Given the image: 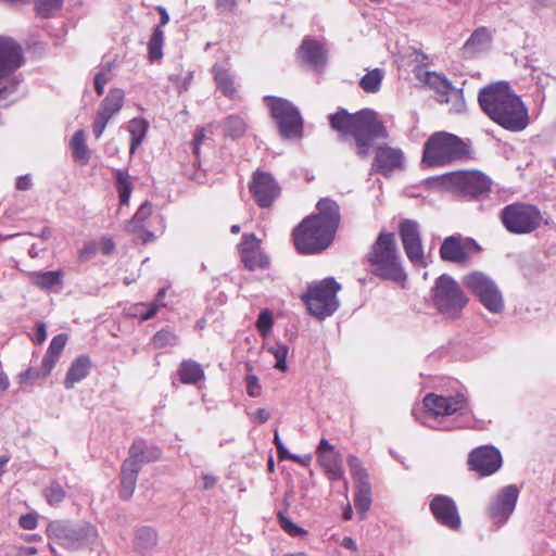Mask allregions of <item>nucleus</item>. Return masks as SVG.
<instances>
[{
    "instance_id": "49530a36",
    "label": "nucleus",
    "mask_w": 556,
    "mask_h": 556,
    "mask_svg": "<svg viewBox=\"0 0 556 556\" xmlns=\"http://www.w3.org/2000/svg\"><path fill=\"white\" fill-rule=\"evenodd\" d=\"M403 249H404L405 254L408 257V260L415 266H418V267L427 266L421 239L418 241H415L413 243L404 245Z\"/></svg>"
},
{
    "instance_id": "58836bf2",
    "label": "nucleus",
    "mask_w": 556,
    "mask_h": 556,
    "mask_svg": "<svg viewBox=\"0 0 556 556\" xmlns=\"http://www.w3.org/2000/svg\"><path fill=\"white\" fill-rule=\"evenodd\" d=\"M384 73L380 68H374L359 80L361 88L367 93H376L380 90Z\"/></svg>"
},
{
    "instance_id": "5fc2aeb1",
    "label": "nucleus",
    "mask_w": 556,
    "mask_h": 556,
    "mask_svg": "<svg viewBox=\"0 0 556 556\" xmlns=\"http://www.w3.org/2000/svg\"><path fill=\"white\" fill-rule=\"evenodd\" d=\"M348 463L355 484L369 483L367 472L357 457L350 456Z\"/></svg>"
},
{
    "instance_id": "e433bc0d",
    "label": "nucleus",
    "mask_w": 556,
    "mask_h": 556,
    "mask_svg": "<svg viewBox=\"0 0 556 556\" xmlns=\"http://www.w3.org/2000/svg\"><path fill=\"white\" fill-rule=\"evenodd\" d=\"M399 233L403 247L421 239L419 224L413 219H404L399 225Z\"/></svg>"
},
{
    "instance_id": "6e6552de",
    "label": "nucleus",
    "mask_w": 556,
    "mask_h": 556,
    "mask_svg": "<svg viewBox=\"0 0 556 556\" xmlns=\"http://www.w3.org/2000/svg\"><path fill=\"white\" fill-rule=\"evenodd\" d=\"M315 213V253L327 250L333 242L341 215L336 201L324 198L316 204Z\"/></svg>"
},
{
    "instance_id": "39448f33",
    "label": "nucleus",
    "mask_w": 556,
    "mask_h": 556,
    "mask_svg": "<svg viewBox=\"0 0 556 556\" xmlns=\"http://www.w3.org/2000/svg\"><path fill=\"white\" fill-rule=\"evenodd\" d=\"M47 533L52 541L68 551L93 548L98 542L97 528L85 521H53L49 523Z\"/></svg>"
},
{
    "instance_id": "774afa93",
    "label": "nucleus",
    "mask_w": 556,
    "mask_h": 556,
    "mask_svg": "<svg viewBox=\"0 0 556 556\" xmlns=\"http://www.w3.org/2000/svg\"><path fill=\"white\" fill-rule=\"evenodd\" d=\"M169 79H170V81H173L175 84L178 92L181 93V92L188 90V88L191 84L192 73L189 72L184 77L170 75Z\"/></svg>"
},
{
    "instance_id": "f8f14e48",
    "label": "nucleus",
    "mask_w": 556,
    "mask_h": 556,
    "mask_svg": "<svg viewBox=\"0 0 556 556\" xmlns=\"http://www.w3.org/2000/svg\"><path fill=\"white\" fill-rule=\"evenodd\" d=\"M341 285L333 278L328 277L315 282V318L323 320L333 315L340 307L338 292Z\"/></svg>"
},
{
    "instance_id": "4d7b16f0",
    "label": "nucleus",
    "mask_w": 556,
    "mask_h": 556,
    "mask_svg": "<svg viewBox=\"0 0 556 556\" xmlns=\"http://www.w3.org/2000/svg\"><path fill=\"white\" fill-rule=\"evenodd\" d=\"M278 519H279V526L281 527V529L286 533H288L290 536L296 538V536H300V535L306 533V531L303 528L293 523L290 519L285 517L281 513L278 514Z\"/></svg>"
},
{
    "instance_id": "f3484780",
    "label": "nucleus",
    "mask_w": 556,
    "mask_h": 556,
    "mask_svg": "<svg viewBox=\"0 0 556 556\" xmlns=\"http://www.w3.org/2000/svg\"><path fill=\"white\" fill-rule=\"evenodd\" d=\"M468 463L480 476H490L502 466V456L497 448L485 445L475 448L469 455Z\"/></svg>"
},
{
    "instance_id": "cd10ccee",
    "label": "nucleus",
    "mask_w": 556,
    "mask_h": 556,
    "mask_svg": "<svg viewBox=\"0 0 556 556\" xmlns=\"http://www.w3.org/2000/svg\"><path fill=\"white\" fill-rule=\"evenodd\" d=\"M425 77L420 76L429 87L439 93V101L442 103H450L448 92L454 88L451 81L443 75L435 72H425Z\"/></svg>"
},
{
    "instance_id": "393cba45",
    "label": "nucleus",
    "mask_w": 556,
    "mask_h": 556,
    "mask_svg": "<svg viewBox=\"0 0 556 556\" xmlns=\"http://www.w3.org/2000/svg\"><path fill=\"white\" fill-rule=\"evenodd\" d=\"M214 75V81L217 89L228 99L235 100L238 98V91L235 84V76L229 72L228 68L215 64L212 67Z\"/></svg>"
},
{
    "instance_id": "8fccbe9b",
    "label": "nucleus",
    "mask_w": 556,
    "mask_h": 556,
    "mask_svg": "<svg viewBox=\"0 0 556 556\" xmlns=\"http://www.w3.org/2000/svg\"><path fill=\"white\" fill-rule=\"evenodd\" d=\"M329 60V47L325 41L315 40V74L321 73Z\"/></svg>"
},
{
    "instance_id": "423d86ee",
    "label": "nucleus",
    "mask_w": 556,
    "mask_h": 556,
    "mask_svg": "<svg viewBox=\"0 0 556 556\" xmlns=\"http://www.w3.org/2000/svg\"><path fill=\"white\" fill-rule=\"evenodd\" d=\"M468 406V399L463 393L444 396L435 393H429L424 397L425 412L420 421L433 429H451L444 425L447 417L455 414H464ZM419 419L418 416H416Z\"/></svg>"
},
{
    "instance_id": "680f3d73",
    "label": "nucleus",
    "mask_w": 556,
    "mask_h": 556,
    "mask_svg": "<svg viewBox=\"0 0 556 556\" xmlns=\"http://www.w3.org/2000/svg\"><path fill=\"white\" fill-rule=\"evenodd\" d=\"M274 442H275V445L277 447L278 456H279L280 459L301 460L300 456H298L295 454H291L287 450V447L283 445V443L280 440L278 431H275Z\"/></svg>"
},
{
    "instance_id": "79ce46f5",
    "label": "nucleus",
    "mask_w": 556,
    "mask_h": 556,
    "mask_svg": "<svg viewBox=\"0 0 556 556\" xmlns=\"http://www.w3.org/2000/svg\"><path fill=\"white\" fill-rule=\"evenodd\" d=\"M241 261L249 270L265 269L269 266V258L261 249L250 252L247 251V253L241 256Z\"/></svg>"
},
{
    "instance_id": "09e8293b",
    "label": "nucleus",
    "mask_w": 556,
    "mask_h": 556,
    "mask_svg": "<svg viewBox=\"0 0 556 556\" xmlns=\"http://www.w3.org/2000/svg\"><path fill=\"white\" fill-rule=\"evenodd\" d=\"M43 495L49 505L55 506L64 501L66 496V492L63 486L58 481H52L50 484L43 490Z\"/></svg>"
},
{
    "instance_id": "6e6d98bb",
    "label": "nucleus",
    "mask_w": 556,
    "mask_h": 556,
    "mask_svg": "<svg viewBox=\"0 0 556 556\" xmlns=\"http://www.w3.org/2000/svg\"><path fill=\"white\" fill-rule=\"evenodd\" d=\"M298 59L308 67L313 66V40L307 36L298 50Z\"/></svg>"
},
{
    "instance_id": "2eb2a0df",
    "label": "nucleus",
    "mask_w": 556,
    "mask_h": 556,
    "mask_svg": "<svg viewBox=\"0 0 556 556\" xmlns=\"http://www.w3.org/2000/svg\"><path fill=\"white\" fill-rule=\"evenodd\" d=\"M249 190L253 195L256 204L266 208L273 205V203L280 195V186L276 179L266 172L256 170L249 184Z\"/></svg>"
},
{
    "instance_id": "0eeeda50",
    "label": "nucleus",
    "mask_w": 556,
    "mask_h": 556,
    "mask_svg": "<svg viewBox=\"0 0 556 556\" xmlns=\"http://www.w3.org/2000/svg\"><path fill=\"white\" fill-rule=\"evenodd\" d=\"M352 135L355 138L356 153L367 157L375 138H388L384 125L378 119V114L371 109H364L354 114Z\"/></svg>"
},
{
    "instance_id": "4c0bfd02",
    "label": "nucleus",
    "mask_w": 556,
    "mask_h": 556,
    "mask_svg": "<svg viewBox=\"0 0 556 556\" xmlns=\"http://www.w3.org/2000/svg\"><path fill=\"white\" fill-rule=\"evenodd\" d=\"M71 149L75 160L85 164L89 161V151L86 146L85 131L83 129H78L73 135L71 140Z\"/></svg>"
},
{
    "instance_id": "7ed1b4c3",
    "label": "nucleus",
    "mask_w": 556,
    "mask_h": 556,
    "mask_svg": "<svg viewBox=\"0 0 556 556\" xmlns=\"http://www.w3.org/2000/svg\"><path fill=\"white\" fill-rule=\"evenodd\" d=\"M470 157V146L467 142L456 135L438 131L424 146L422 164L428 167L445 166Z\"/></svg>"
},
{
    "instance_id": "a19ab883",
    "label": "nucleus",
    "mask_w": 556,
    "mask_h": 556,
    "mask_svg": "<svg viewBox=\"0 0 556 556\" xmlns=\"http://www.w3.org/2000/svg\"><path fill=\"white\" fill-rule=\"evenodd\" d=\"M157 534L150 527H142L136 531L135 545L138 549L147 551L156 545Z\"/></svg>"
},
{
    "instance_id": "603ef678",
    "label": "nucleus",
    "mask_w": 556,
    "mask_h": 556,
    "mask_svg": "<svg viewBox=\"0 0 556 556\" xmlns=\"http://www.w3.org/2000/svg\"><path fill=\"white\" fill-rule=\"evenodd\" d=\"M152 343L157 349H164L176 345L178 343V338L172 330L162 329L153 336Z\"/></svg>"
},
{
    "instance_id": "3c124183",
    "label": "nucleus",
    "mask_w": 556,
    "mask_h": 556,
    "mask_svg": "<svg viewBox=\"0 0 556 556\" xmlns=\"http://www.w3.org/2000/svg\"><path fill=\"white\" fill-rule=\"evenodd\" d=\"M266 349L276 358L275 368L285 371L287 369V355L289 348L283 343L276 342L275 344L267 345Z\"/></svg>"
},
{
    "instance_id": "c756f323",
    "label": "nucleus",
    "mask_w": 556,
    "mask_h": 556,
    "mask_svg": "<svg viewBox=\"0 0 556 556\" xmlns=\"http://www.w3.org/2000/svg\"><path fill=\"white\" fill-rule=\"evenodd\" d=\"M178 375L184 384H195L204 378L201 365L192 359H185L180 363Z\"/></svg>"
},
{
    "instance_id": "c03bdc74",
    "label": "nucleus",
    "mask_w": 556,
    "mask_h": 556,
    "mask_svg": "<svg viewBox=\"0 0 556 556\" xmlns=\"http://www.w3.org/2000/svg\"><path fill=\"white\" fill-rule=\"evenodd\" d=\"M113 62H106L102 63L99 66V71L94 75V89L98 93V96H102L104 92L105 85L112 80L113 73H112Z\"/></svg>"
},
{
    "instance_id": "b1692460",
    "label": "nucleus",
    "mask_w": 556,
    "mask_h": 556,
    "mask_svg": "<svg viewBox=\"0 0 556 556\" xmlns=\"http://www.w3.org/2000/svg\"><path fill=\"white\" fill-rule=\"evenodd\" d=\"M492 43V33L486 27L477 28L462 47V53L467 59H472L488 51Z\"/></svg>"
},
{
    "instance_id": "69168bd1",
    "label": "nucleus",
    "mask_w": 556,
    "mask_h": 556,
    "mask_svg": "<svg viewBox=\"0 0 556 556\" xmlns=\"http://www.w3.org/2000/svg\"><path fill=\"white\" fill-rule=\"evenodd\" d=\"M20 84L21 78L18 76H14L8 80V84L0 86V100H3L15 92Z\"/></svg>"
},
{
    "instance_id": "c85d7f7f",
    "label": "nucleus",
    "mask_w": 556,
    "mask_h": 556,
    "mask_svg": "<svg viewBox=\"0 0 556 556\" xmlns=\"http://www.w3.org/2000/svg\"><path fill=\"white\" fill-rule=\"evenodd\" d=\"M125 94L123 89L113 88L109 91L106 97L102 100L99 113L112 118L115 114H117L123 105H124Z\"/></svg>"
},
{
    "instance_id": "1a4fd4ad",
    "label": "nucleus",
    "mask_w": 556,
    "mask_h": 556,
    "mask_svg": "<svg viewBox=\"0 0 556 556\" xmlns=\"http://www.w3.org/2000/svg\"><path fill=\"white\" fill-rule=\"evenodd\" d=\"M433 304L447 318H457L468 303L458 283L448 275L440 276L433 288Z\"/></svg>"
},
{
    "instance_id": "a878e982",
    "label": "nucleus",
    "mask_w": 556,
    "mask_h": 556,
    "mask_svg": "<svg viewBox=\"0 0 556 556\" xmlns=\"http://www.w3.org/2000/svg\"><path fill=\"white\" fill-rule=\"evenodd\" d=\"M90 368H91V361H90L89 356L79 355L78 357H76L72 362V364L66 372V377L64 380V387L66 389L74 388V386L76 383L80 382L89 375Z\"/></svg>"
},
{
    "instance_id": "20e7f679",
    "label": "nucleus",
    "mask_w": 556,
    "mask_h": 556,
    "mask_svg": "<svg viewBox=\"0 0 556 556\" xmlns=\"http://www.w3.org/2000/svg\"><path fill=\"white\" fill-rule=\"evenodd\" d=\"M263 102L283 140L296 141L303 137V117L291 101L276 96H265Z\"/></svg>"
},
{
    "instance_id": "052dcab7",
    "label": "nucleus",
    "mask_w": 556,
    "mask_h": 556,
    "mask_svg": "<svg viewBox=\"0 0 556 556\" xmlns=\"http://www.w3.org/2000/svg\"><path fill=\"white\" fill-rule=\"evenodd\" d=\"M60 358V354L58 353H51L47 350L42 361H41V376H48L52 369L54 368L56 362Z\"/></svg>"
},
{
    "instance_id": "2f4dec72",
    "label": "nucleus",
    "mask_w": 556,
    "mask_h": 556,
    "mask_svg": "<svg viewBox=\"0 0 556 556\" xmlns=\"http://www.w3.org/2000/svg\"><path fill=\"white\" fill-rule=\"evenodd\" d=\"M354 114H350L346 110L340 109L329 116L331 128L339 131L342 138L352 135Z\"/></svg>"
},
{
    "instance_id": "5701e85b",
    "label": "nucleus",
    "mask_w": 556,
    "mask_h": 556,
    "mask_svg": "<svg viewBox=\"0 0 556 556\" xmlns=\"http://www.w3.org/2000/svg\"><path fill=\"white\" fill-rule=\"evenodd\" d=\"M292 241L301 255L313 254V213L305 216L292 230Z\"/></svg>"
},
{
    "instance_id": "412c9836",
    "label": "nucleus",
    "mask_w": 556,
    "mask_h": 556,
    "mask_svg": "<svg viewBox=\"0 0 556 556\" xmlns=\"http://www.w3.org/2000/svg\"><path fill=\"white\" fill-rule=\"evenodd\" d=\"M404 153L401 149L387 144L379 146L376 150L372 168L377 173L389 176L404 167Z\"/></svg>"
},
{
    "instance_id": "9b49d317",
    "label": "nucleus",
    "mask_w": 556,
    "mask_h": 556,
    "mask_svg": "<svg viewBox=\"0 0 556 556\" xmlns=\"http://www.w3.org/2000/svg\"><path fill=\"white\" fill-rule=\"evenodd\" d=\"M464 285L479 298L482 305L491 313L498 314L504 308L502 292L496 283L485 274L473 271L464 277Z\"/></svg>"
},
{
    "instance_id": "338daca9",
    "label": "nucleus",
    "mask_w": 556,
    "mask_h": 556,
    "mask_svg": "<svg viewBox=\"0 0 556 556\" xmlns=\"http://www.w3.org/2000/svg\"><path fill=\"white\" fill-rule=\"evenodd\" d=\"M67 341V336L65 333H60L52 338L48 351L51 353H58L61 355L62 351L65 348Z\"/></svg>"
},
{
    "instance_id": "ea45409f",
    "label": "nucleus",
    "mask_w": 556,
    "mask_h": 556,
    "mask_svg": "<svg viewBox=\"0 0 556 556\" xmlns=\"http://www.w3.org/2000/svg\"><path fill=\"white\" fill-rule=\"evenodd\" d=\"M356 495H355V507L359 514V517L365 518L366 511L370 508L371 505V492L370 484L363 483L356 484Z\"/></svg>"
},
{
    "instance_id": "f03ea898",
    "label": "nucleus",
    "mask_w": 556,
    "mask_h": 556,
    "mask_svg": "<svg viewBox=\"0 0 556 556\" xmlns=\"http://www.w3.org/2000/svg\"><path fill=\"white\" fill-rule=\"evenodd\" d=\"M366 260L372 266L371 273L375 276L396 282L406 280L393 233L381 231L370 247Z\"/></svg>"
},
{
    "instance_id": "f704fd0d",
    "label": "nucleus",
    "mask_w": 556,
    "mask_h": 556,
    "mask_svg": "<svg viewBox=\"0 0 556 556\" xmlns=\"http://www.w3.org/2000/svg\"><path fill=\"white\" fill-rule=\"evenodd\" d=\"M247 128V121L241 115H229L223 122V129L225 135L231 138L242 137L245 134Z\"/></svg>"
},
{
    "instance_id": "a211bd4d",
    "label": "nucleus",
    "mask_w": 556,
    "mask_h": 556,
    "mask_svg": "<svg viewBox=\"0 0 556 556\" xmlns=\"http://www.w3.org/2000/svg\"><path fill=\"white\" fill-rule=\"evenodd\" d=\"M23 62L20 45L12 39L0 38V79L14 77Z\"/></svg>"
},
{
    "instance_id": "ddd939ff",
    "label": "nucleus",
    "mask_w": 556,
    "mask_h": 556,
    "mask_svg": "<svg viewBox=\"0 0 556 556\" xmlns=\"http://www.w3.org/2000/svg\"><path fill=\"white\" fill-rule=\"evenodd\" d=\"M519 497V489L509 484L501 489L488 507V516L497 526H504L513 515Z\"/></svg>"
},
{
    "instance_id": "aec40b11",
    "label": "nucleus",
    "mask_w": 556,
    "mask_h": 556,
    "mask_svg": "<svg viewBox=\"0 0 556 556\" xmlns=\"http://www.w3.org/2000/svg\"><path fill=\"white\" fill-rule=\"evenodd\" d=\"M430 509L442 526L452 530L460 528V518L455 502L446 495H437L430 502Z\"/></svg>"
},
{
    "instance_id": "bf43d9fd",
    "label": "nucleus",
    "mask_w": 556,
    "mask_h": 556,
    "mask_svg": "<svg viewBox=\"0 0 556 556\" xmlns=\"http://www.w3.org/2000/svg\"><path fill=\"white\" fill-rule=\"evenodd\" d=\"M448 97L451 98L450 102L452 103L451 111H453L455 113H462L465 111L466 103H465V99H464L462 89L453 88L448 92Z\"/></svg>"
},
{
    "instance_id": "e2e57ef3",
    "label": "nucleus",
    "mask_w": 556,
    "mask_h": 556,
    "mask_svg": "<svg viewBox=\"0 0 556 556\" xmlns=\"http://www.w3.org/2000/svg\"><path fill=\"white\" fill-rule=\"evenodd\" d=\"M245 381H247V393L251 397L260 396L262 393V387L258 382V378L253 374H249L245 377Z\"/></svg>"
},
{
    "instance_id": "6ab92c4d",
    "label": "nucleus",
    "mask_w": 556,
    "mask_h": 556,
    "mask_svg": "<svg viewBox=\"0 0 556 556\" xmlns=\"http://www.w3.org/2000/svg\"><path fill=\"white\" fill-rule=\"evenodd\" d=\"M316 453L318 462L329 480H341L344 477L341 455L326 439H321Z\"/></svg>"
},
{
    "instance_id": "a18cd8bd",
    "label": "nucleus",
    "mask_w": 556,
    "mask_h": 556,
    "mask_svg": "<svg viewBox=\"0 0 556 556\" xmlns=\"http://www.w3.org/2000/svg\"><path fill=\"white\" fill-rule=\"evenodd\" d=\"M61 270L39 271L34 275V283L41 289H51L61 283Z\"/></svg>"
},
{
    "instance_id": "72a5a7b5",
    "label": "nucleus",
    "mask_w": 556,
    "mask_h": 556,
    "mask_svg": "<svg viewBox=\"0 0 556 556\" xmlns=\"http://www.w3.org/2000/svg\"><path fill=\"white\" fill-rule=\"evenodd\" d=\"M164 40V30L160 26H155L148 42V58L150 62L153 63L163 58Z\"/></svg>"
},
{
    "instance_id": "dca6fc26",
    "label": "nucleus",
    "mask_w": 556,
    "mask_h": 556,
    "mask_svg": "<svg viewBox=\"0 0 556 556\" xmlns=\"http://www.w3.org/2000/svg\"><path fill=\"white\" fill-rule=\"evenodd\" d=\"M451 182L464 194L480 198L491 188V180L481 172H455L450 175Z\"/></svg>"
},
{
    "instance_id": "37998d69",
    "label": "nucleus",
    "mask_w": 556,
    "mask_h": 556,
    "mask_svg": "<svg viewBox=\"0 0 556 556\" xmlns=\"http://www.w3.org/2000/svg\"><path fill=\"white\" fill-rule=\"evenodd\" d=\"M124 314L130 318H138L140 321H146L155 316L153 307L149 303L139 302L131 304L124 308Z\"/></svg>"
},
{
    "instance_id": "0e129e2a",
    "label": "nucleus",
    "mask_w": 556,
    "mask_h": 556,
    "mask_svg": "<svg viewBox=\"0 0 556 556\" xmlns=\"http://www.w3.org/2000/svg\"><path fill=\"white\" fill-rule=\"evenodd\" d=\"M99 244L94 241L87 242L78 253L81 262L91 260L98 252Z\"/></svg>"
},
{
    "instance_id": "f257e3e1",
    "label": "nucleus",
    "mask_w": 556,
    "mask_h": 556,
    "mask_svg": "<svg viewBox=\"0 0 556 556\" xmlns=\"http://www.w3.org/2000/svg\"><path fill=\"white\" fill-rule=\"evenodd\" d=\"M478 102L483 113L506 130L522 131L530 123L528 108L507 81L481 88Z\"/></svg>"
},
{
    "instance_id": "7c9ffc66",
    "label": "nucleus",
    "mask_w": 556,
    "mask_h": 556,
    "mask_svg": "<svg viewBox=\"0 0 556 556\" xmlns=\"http://www.w3.org/2000/svg\"><path fill=\"white\" fill-rule=\"evenodd\" d=\"M115 188L118 193L121 205H128L132 192V182L127 169H115Z\"/></svg>"
},
{
    "instance_id": "c9c22d12",
    "label": "nucleus",
    "mask_w": 556,
    "mask_h": 556,
    "mask_svg": "<svg viewBox=\"0 0 556 556\" xmlns=\"http://www.w3.org/2000/svg\"><path fill=\"white\" fill-rule=\"evenodd\" d=\"M152 210V204L149 201L143 202L127 223L126 230L132 233L140 232L144 227V222L151 216Z\"/></svg>"
},
{
    "instance_id": "4468645a",
    "label": "nucleus",
    "mask_w": 556,
    "mask_h": 556,
    "mask_svg": "<svg viewBox=\"0 0 556 556\" xmlns=\"http://www.w3.org/2000/svg\"><path fill=\"white\" fill-rule=\"evenodd\" d=\"M480 251L479 244L471 238L454 235L446 237L440 247L443 261L456 264L467 263L472 253Z\"/></svg>"
},
{
    "instance_id": "864d4df0",
    "label": "nucleus",
    "mask_w": 556,
    "mask_h": 556,
    "mask_svg": "<svg viewBox=\"0 0 556 556\" xmlns=\"http://www.w3.org/2000/svg\"><path fill=\"white\" fill-rule=\"evenodd\" d=\"M273 325V313L268 308L261 311L256 320V329L260 334L266 338L271 332Z\"/></svg>"
},
{
    "instance_id": "de8ad7c7",
    "label": "nucleus",
    "mask_w": 556,
    "mask_h": 556,
    "mask_svg": "<svg viewBox=\"0 0 556 556\" xmlns=\"http://www.w3.org/2000/svg\"><path fill=\"white\" fill-rule=\"evenodd\" d=\"M35 11L42 18H50L61 10L63 0H34Z\"/></svg>"
},
{
    "instance_id": "bb28decb",
    "label": "nucleus",
    "mask_w": 556,
    "mask_h": 556,
    "mask_svg": "<svg viewBox=\"0 0 556 556\" xmlns=\"http://www.w3.org/2000/svg\"><path fill=\"white\" fill-rule=\"evenodd\" d=\"M140 470L126 460L122 464L119 497L128 501L135 491Z\"/></svg>"
},
{
    "instance_id": "9d476101",
    "label": "nucleus",
    "mask_w": 556,
    "mask_h": 556,
    "mask_svg": "<svg viewBox=\"0 0 556 556\" xmlns=\"http://www.w3.org/2000/svg\"><path fill=\"white\" fill-rule=\"evenodd\" d=\"M501 218L508 231L519 235L532 232L542 223V215L538 207L520 203L504 207Z\"/></svg>"
},
{
    "instance_id": "473e14b6",
    "label": "nucleus",
    "mask_w": 556,
    "mask_h": 556,
    "mask_svg": "<svg viewBox=\"0 0 556 556\" xmlns=\"http://www.w3.org/2000/svg\"><path fill=\"white\" fill-rule=\"evenodd\" d=\"M149 128V123L141 117L132 118L128 124L130 134V153L134 154L137 148L142 143Z\"/></svg>"
},
{
    "instance_id": "13d9d810",
    "label": "nucleus",
    "mask_w": 556,
    "mask_h": 556,
    "mask_svg": "<svg viewBox=\"0 0 556 556\" xmlns=\"http://www.w3.org/2000/svg\"><path fill=\"white\" fill-rule=\"evenodd\" d=\"M261 241L256 238L254 233H244L242 236L241 242L239 244V250L241 256L247 253V251H256L261 249Z\"/></svg>"
},
{
    "instance_id": "4be33fe9",
    "label": "nucleus",
    "mask_w": 556,
    "mask_h": 556,
    "mask_svg": "<svg viewBox=\"0 0 556 556\" xmlns=\"http://www.w3.org/2000/svg\"><path fill=\"white\" fill-rule=\"evenodd\" d=\"M162 456V450L155 445L150 444L143 439H135L128 450V456L125 459L131 463L138 470H141L144 464L156 462Z\"/></svg>"
}]
</instances>
